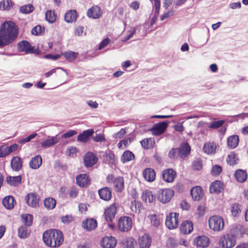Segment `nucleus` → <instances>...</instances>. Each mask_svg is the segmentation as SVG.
I'll return each instance as SVG.
<instances>
[{
	"mask_svg": "<svg viewBox=\"0 0 248 248\" xmlns=\"http://www.w3.org/2000/svg\"><path fill=\"white\" fill-rule=\"evenodd\" d=\"M18 29L13 21H5L0 28V47L12 43L18 36Z\"/></svg>",
	"mask_w": 248,
	"mask_h": 248,
	"instance_id": "obj_1",
	"label": "nucleus"
},
{
	"mask_svg": "<svg viewBox=\"0 0 248 248\" xmlns=\"http://www.w3.org/2000/svg\"><path fill=\"white\" fill-rule=\"evenodd\" d=\"M43 239L46 246L51 248H57L62 244L63 236L62 232L59 230H49L43 233Z\"/></svg>",
	"mask_w": 248,
	"mask_h": 248,
	"instance_id": "obj_2",
	"label": "nucleus"
},
{
	"mask_svg": "<svg viewBox=\"0 0 248 248\" xmlns=\"http://www.w3.org/2000/svg\"><path fill=\"white\" fill-rule=\"evenodd\" d=\"M209 226L211 229L214 231H220L224 227L223 219L219 216H214L208 220Z\"/></svg>",
	"mask_w": 248,
	"mask_h": 248,
	"instance_id": "obj_3",
	"label": "nucleus"
},
{
	"mask_svg": "<svg viewBox=\"0 0 248 248\" xmlns=\"http://www.w3.org/2000/svg\"><path fill=\"white\" fill-rule=\"evenodd\" d=\"M179 215L176 213H170L166 217L165 224L170 230L176 228L178 226Z\"/></svg>",
	"mask_w": 248,
	"mask_h": 248,
	"instance_id": "obj_4",
	"label": "nucleus"
},
{
	"mask_svg": "<svg viewBox=\"0 0 248 248\" xmlns=\"http://www.w3.org/2000/svg\"><path fill=\"white\" fill-rule=\"evenodd\" d=\"M132 225V220L130 217H121L118 221V228L121 232H127L131 229Z\"/></svg>",
	"mask_w": 248,
	"mask_h": 248,
	"instance_id": "obj_5",
	"label": "nucleus"
},
{
	"mask_svg": "<svg viewBox=\"0 0 248 248\" xmlns=\"http://www.w3.org/2000/svg\"><path fill=\"white\" fill-rule=\"evenodd\" d=\"M17 48L19 52H23L26 54L37 53L38 50L34 49L31 44L27 41L23 40L18 43Z\"/></svg>",
	"mask_w": 248,
	"mask_h": 248,
	"instance_id": "obj_6",
	"label": "nucleus"
},
{
	"mask_svg": "<svg viewBox=\"0 0 248 248\" xmlns=\"http://www.w3.org/2000/svg\"><path fill=\"white\" fill-rule=\"evenodd\" d=\"M174 192L170 189H163L158 191L157 198L162 203L168 202L173 196Z\"/></svg>",
	"mask_w": 248,
	"mask_h": 248,
	"instance_id": "obj_7",
	"label": "nucleus"
},
{
	"mask_svg": "<svg viewBox=\"0 0 248 248\" xmlns=\"http://www.w3.org/2000/svg\"><path fill=\"white\" fill-rule=\"evenodd\" d=\"M235 243L236 240L229 234L222 236L219 241V245L222 248H232Z\"/></svg>",
	"mask_w": 248,
	"mask_h": 248,
	"instance_id": "obj_8",
	"label": "nucleus"
},
{
	"mask_svg": "<svg viewBox=\"0 0 248 248\" xmlns=\"http://www.w3.org/2000/svg\"><path fill=\"white\" fill-rule=\"evenodd\" d=\"M168 123L166 121L160 122L154 124L150 129L153 134L155 136H159L163 134L166 130Z\"/></svg>",
	"mask_w": 248,
	"mask_h": 248,
	"instance_id": "obj_9",
	"label": "nucleus"
},
{
	"mask_svg": "<svg viewBox=\"0 0 248 248\" xmlns=\"http://www.w3.org/2000/svg\"><path fill=\"white\" fill-rule=\"evenodd\" d=\"M83 160L85 167L90 168L93 167L97 163L98 158L93 153L88 152L84 155Z\"/></svg>",
	"mask_w": 248,
	"mask_h": 248,
	"instance_id": "obj_10",
	"label": "nucleus"
},
{
	"mask_svg": "<svg viewBox=\"0 0 248 248\" xmlns=\"http://www.w3.org/2000/svg\"><path fill=\"white\" fill-rule=\"evenodd\" d=\"M177 149L178 155L181 158L184 159L190 154L191 147L187 142L182 143Z\"/></svg>",
	"mask_w": 248,
	"mask_h": 248,
	"instance_id": "obj_11",
	"label": "nucleus"
},
{
	"mask_svg": "<svg viewBox=\"0 0 248 248\" xmlns=\"http://www.w3.org/2000/svg\"><path fill=\"white\" fill-rule=\"evenodd\" d=\"M39 197L35 193H28L25 197V201L28 205L35 208L39 205Z\"/></svg>",
	"mask_w": 248,
	"mask_h": 248,
	"instance_id": "obj_12",
	"label": "nucleus"
},
{
	"mask_svg": "<svg viewBox=\"0 0 248 248\" xmlns=\"http://www.w3.org/2000/svg\"><path fill=\"white\" fill-rule=\"evenodd\" d=\"M162 176L164 181L167 183H172L176 176V172L172 169H167L163 170Z\"/></svg>",
	"mask_w": 248,
	"mask_h": 248,
	"instance_id": "obj_13",
	"label": "nucleus"
},
{
	"mask_svg": "<svg viewBox=\"0 0 248 248\" xmlns=\"http://www.w3.org/2000/svg\"><path fill=\"white\" fill-rule=\"evenodd\" d=\"M117 211L115 204H111L107 208L104 213L105 218L107 222H112L114 218Z\"/></svg>",
	"mask_w": 248,
	"mask_h": 248,
	"instance_id": "obj_14",
	"label": "nucleus"
},
{
	"mask_svg": "<svg viewBox=\"0 0 248 248\" xmlns=\"http://www.w3.org/2000/svg\"><path fill=\"white\" fill-rule=\"evenodd\" d=\"M117 240L113 236H105L101 241V246L103 248H114L116 245Z\"/></svg>",
	"mask_w": 248,
	"mask_h": 248,
	"instance_id": "obj_15",
	"label": "nucleus"
},
{
	"mask_svg": "<svg viewBox=\"0 0 248 248\" xmlns=\"http://www.w3.org/2000/svg\"><path fill=\"white\" fill-rule=\"evenodd\" d=\"M245 232V231L243 226L241 225H237L231 229L229 234L236 240L237 238L242 237Z\"/></svg>",
	"mask_w": 248,
	"mask_h": 248,
	"instance_id": "obj_16",
	"label": "nucleus"
},
{
	"mask_svg": "<svg viewBox=\"0 0 248 248\" xmlns=\"http://www.w3.org/2000/svg\"><path fill=\"white\" fill-rule=\"evenodd\" d=\"M152 243L151 237L147 234H145L139 239V246L140 248H149Z\"/></svg>",
	"mask_w": 248,
	"mask_h": 248,
	"instance_id": "obj_17",
	"label": "nucleus"
},
{
	"mask_svg": "<svg viewBox=\"0 0 248 248\" xmlns=\"http://www.w3.org/2000/svg\"><path fill=\"white\" fill-rule=\"evenodd\" d=\"M97 225V221L93 218H87L83 221L82 223V227L87 231L94 230Z\"/></svg>",
	"mask_w": 248,
	"mask_h": 248,
	"instance_id": "obj_18",
	"label": "nucleus"
},
{
	"mask_svg": "<svg viewBox=\"0 0 248 248\" xmlns=\"http://www.w3.org/2000/svg\"><path fill=\"white\" fill-rule=\"evenodd\" d=\"M93 129H89L83 131L81 133L78 135L77 137V140L82 143H86L88 141L89 138L94 133Z\"/></svg>",
	"mask_w": 248,
	"mask_h": 248,
	"instance_id": "obj_19",
	"label": "nucleus"
},
{
	"mask_svg": "<svg viewBox=\"0 0 248 248\" xmlns=\"http://www.w3.org/2000/svg\"><path fill=\"white\" fill-rule=\"evenodd\" d=\"M77 184L81 187L87 186L90 184V181L86 174H80L76 177Z\"/></svg>",
	"mask_w": 248,
	"mask_h": 248,
	"instance_id": "obj_20",
	"label": "nucleus"
},
{
	"mask_svg": "<svg viewBox=\"0 0 248 248\" xmlns=\"http://www.w3.org/2000/svg\"><path fill=\"white\" fill-rule=\"evenodd\" d=\"M142 174L144 179L148 182H153L155 179V172L153 169L146 168L143 170Z\"/></svg>",
	"mask_w": 248,
	"mask_h": 248,
	"instance_id": "obj_21",
	"label": "nucleus"
},
{
	"mask_svg": "<svg viewBox=\"0 0 248 248\" xmlns=\"http://www.w3.org/2000/svg\"><path fill=\"white\" fill-rule=\"evenodd\" d=\"M98 194L101 199L108 201L111 198V190L108 187H105L98 190Z\"/></svg>",
	"mask_w": 248,
	"mask_h": 248,
	"instance_id": "obj_22",
	"label": "nucleus"
},
{
	"mask_svg": "<svg viewBox=\"0 0 248 248\" xmlns=\"http://www.w3.org/2000/svg\"><path fill=\"white\" fill-rule=\"evenodd\" d=\"M11 167L15 171H18L22 167L21 158L17 156L13 157L11 160Z\"/></svg>",
	"mask_w": 248,
	"mask_h": 248,
	"instance_id": "obj_23",
	"label": "nucleus"
},
{
	"mask_svg": "<svg viewBox=\"0 0 248 248\" xmlns=\"http://www.w3.org/2000/svg\"><path fill=\"white\" fill-rule=\"evenodd\" d=\"M181 232L184 234L190 233L193 229V224L191 221L185 220L183 221L180 228Z\"/></svg>",
	"mask_w": 248,
	"mask_h": 248,
	"instance_id": "obj_24",
	"label": "nucleus"
},
{
	"mask_svg": "<svg viewBox=\"0 0 248 248\" xmlns=\"http://www.w3.org/2000/svg\"><path fill=\"white\" fill-rule=\"evenodd\" d=\"M22 181V176L21 175L16 176H9L6 177V182L8 185L11 186H17L19 185Z\"/></svg>",
	"mask_w": 248,
	"mask_h": 248,
	"instance_id": "obj_25",
	"label": "nucleus"
},
{
	"mask_svg": "<svg viewBox=\"0 0 248 248\" xmlns=\"http://www.w3.org/2000/svg\"><path fill=\"white\" fill-rule=\"evenodd\" d=\"M190 194L194 201H199L202 196V189L200 186H195L191 189Z\"/></svg>",
	"mask_w": 248,
	"mask_h": 248,
	"instance_id": "obj_26",
	"label": "nucleus"
},
{
	"mask_svg": "<svg viewBox=\"0 0 248 248\" xmlns=\"http://www.w3.org/2000/svg\"><path fill=\"white\" fill-rule=\"evenodd\" d=\"M42 163V159L41 156L38 155L33 157L30 161V167L32 169H37L40 167Z\"/></svg>",
	"mask_w": 248,
	"mask_h": 248,
	"instance_id": "obj_27",
	"label": "nucleus"
},
{
	"mask_svg": "<svg viewBox=\"0 0 248 248\" xmlns=\"http://www.w3.org/2000/svg\"><path fill=\"white\" fill-rule=\"evenodd\" d=\"M87 16L94 19L99 18L101 16L100 7L97 6H93L88 10Z\"/></svg>",
	"mask_w": 248,
	"mask_h": 248,
	"instance_id": "obj_28",
	"label": "nucleus"
},
{
	"mask_svg": "<svg viewBox=\"0 0 248 248\" xmlns=\"http://www.w3.org/2000/svg\"><path fill=\"white\" fill-rule=\"evenodd\" d=\"M60 141V138L56 136L52 137L50 139H46L41 143V146L44 148H46L54 145Z\"/></svg>",
	"mask_w": 248,
	"mask_h": 248,
	"instance_id": "obj_29",
	"label": "nucleus"
},
{
	"mask_svg": "<svg viewBox=\"0 0 248 248\" xmlns=\"http://www.w3.org/2000/svg\"><path fill=\"white\" fill-rule=\"evenodd\" d=\"M78 17V14L76 10H71L65 13L64 20L67 23L75 22Z\"/></svg>",
	"mask_w": 248,
	"mask_h": 248,
	"instance_id": "obj_30",
	"label": "nucleus"
},
{
	"mask_svg": "<svg viewBox=\"0 0 248 248\" xmlns=\"http://www.w3.org/2000/svg\"><path fill=\"white\" fill-rule=\"evenodd\" d=\"M195 242L198 247L206 248L209 245V238L205 236H199L196 238Z\"/></svg>",
	"mask_w": 248,
	"mask_h": 248,
	"instance_id": "obj_31",
	"label": "nucleus"
},
{
	"mask_svg": "<svg viewBox=\"0 0 248 248\" xmlns=\"http://www.w3.org/2000/svg\"><path fill=\"white\" fill-rule=\"evenodd\" d=\"M234 177L238 182L244 183L247 180V174L246 171L239 169L235 171Z\"/></svg>",
	"mask_w": 248,
	"mask_h": 248,
	"instance_id": "obj_32",
	"label": "nucleus"
},
{
	"mask_svg": "<svg viewBox=\"0 0 248 248\" xmlns=\"http://www.w3.org/2000/svg\"><path fill=\"white\" fill-rule=\"evenodd\" d=\"M15 199L12 196L4 197L2 200L3 206L8 209H11L14 206Z\"/></svg>",
	"mask_w": 248,
	"mask_h": 248,
	"instance_id": "obj_33",
	"label": "nucleus"
},
{
	"mask_svg": "<svg viewBox=\"0 0 248 248\" xmlns=\"http://www.w3.org/2000/svg\"><path fill=\"white\" fill-rule=\"evenodd\" d=\"M239 142V137L237 135H232L227 139L228 147L231 149L236 148Z\"/></svg>",
	"mask_w": 248,
	"mask_h": 248,
	"instance_id": "obj_34",
	"label": "nucleus"
},
{
	"mask_svg": "<svg viewBox=\"0 0 248 248\" xmlns=\"http://www.w3.org/2000/svg\"><path fill=\"white\" fill-rule=\"evenodd\" d=\"M113 186L117 191L120 192L124 188V181L122 177H118L114 180Z\"/></svg>",
	"mask_w": 248,
	"mask_h": 248,
	"instance_id": "obj_35",
	"label": "nucleus"
},
{
	"mask_svg": "<svg viewBox=\"0 0 248 248\" xmlns=\"http://www.w3.org/2000/svg\"><path fill=\"white\" fill-rule=\"evenodd\" d=\"M141 199L146 202H152L155 200V196H154L152 192L149 190H146L143 192Z\"/></svg>",
	"mask_w": 248,
	"mask_h": 248,
	"instance_id": "obj_36",
	"label": "nucleus"
},
{
	"mask_svg": "<svg viewBox=\"0 0 248 248\" xmlns=\"http://www.w3.org/2000/svg\"><path fill=\"white\" fill-rule=\"evenodd\" d=\"M27 226H21L18 228V235L21 238H27L30 233V230L28 229Z\"/></svg>",
	"mask_w": 248,
	"mask_h": 248,
	"instance_id": "obj_37",
	"label": "nucleus"
},
{
	"mask_svg": "<svg viewBox=\"0 0 248 248\" xmlns=\"http://www.w3.org/2000/svg\"><path fill=\"white\" fill-rule=\"evenodd\" d=\"M135 158L133 153L128 150L125 151L123 154L121 156V161L124 163L130 161Z\"/></svg>",
	"mask_w": 248,
	"mask_h": 248,
	"instance_id": "obj_38",
	"label": "nucleus"
},
{
	"mask_svg": "<svg viewBox=\"0 0 248 248\" xmlns=\"http://www.w3.org/2000/svg\"><path fill=\"white\" fill-rule=\"evenodd\" d=\"M216 148L214 143L208 142L204 144L203 150L207 154H212L215 153Z\"/></svg>",
	"mask_w": 248,
	"mask_h": 248,
	"instance_id": "obj_39",
	"label": "nucleus"
},
{
	"mask_svg": "<svg viewBox=\"0 0 248 248\" xmlns=\"http://www.w3.org/2000/svg\"><path fill=\"white\" fill-rule=\"evenodd\" d=\"M13 5L12 0H3L0 2V10L8 11L13 7Z\"/></svg>",
	"mask_w": 248,
	"mask_h": 248,
	"instance_id": "obj_40",
	"label": "nucleus"
},
{
	"mask_svg": "<svg viewBox=\"0 0 248 248\" xmlns=\"http://www.w3.org/2000/svg\"><path fill=\"white\" fill-rule=\"evenodd\" d=\"M222 189V184L219 181H215L210 186V190L212 192L219 193Z\"/></svg>",
	"mask_w": 248,
	"mask_h": 248,
	"instance_id": "obj_41",
	"label": "nucleus"
},
{
	"mask_svg": "<svg viewBox=\"0 0 248 248\" xmlns=\"http://www.w3.org/2000/svg\"><path fill=\"white\" fill-rule=\"evenodd\" d=\"M56 204V200L52 198H46L44 200V205L47 209H52L54 208Z\"/></svg>",
	"mask_w": 248,
	"mask_h": 248,
	"instance_id": "obj_42",
	"label": "nucleus"
},
{
	"mask_svg": "<svg viewBox=\"0 0 248 248\" xmlns=\"http://www.w3.org/2000/svg\"><path fill=\"white\" fill-rule=\"evenodd\" d=\"M34 10V7L31 4H27L21 6L19 8L20 13L28 14L32 12Z\"/></svg>",
	"mask_w": 248,
	"mask_h": 248,
	"instance_id": "obj_43",
	"label": "nucleus"
},
{
	"mask_svg": "<svg viewBox=\"0 0 248 248\" xmlns=\"http://www.w3.org/2000/svg\"><path fill=\"white\" fill-rule=\"evenodd\" d=\"M238 160V159L237 158L236 155L234 153H232L228 155L227 162L230 165L236 164Z\"/></svg>",
	"mask_w": 248,
	"mask_h": 248,
	"instance_id": "obj_44",
	"label": "nucleus"
},
{
	"mask_svg": "<svg viewBox=\"0 0 248 248\" xmlns=\"http://www.w3.org/2000/svg\"><path fill=\"white\" fill-rule=\"evenodd\" d=\"M45 17L46 20L51 23L54 22L56 20L54 12L51 10H48L46 12Z\"/></svg>",
	"mask_w": 248,
	"mask_h": 248,
	"instance_id": "obj_45",
	"label": "nucleus"
},
{
	"mask_svg": "<svg viewBox=\"0 0 248 248\" xmlns=\"http://www.w3.org/2000/svg\"><path fill=\"white\" fill-rule=\"evenodd\" d=\"M22 219L27 226H30L32 223L33 216L31 214H26L22 215Z\"/></svg>",
	"mask_w": 248,
	"mask_h": 248,
	"instance_id": "obj_46",
	"label": "nucleus"
},
{
	"mask_svg": "<svg viewBox=\"0 0 248 248\" xmlns=\"http://www.w3.org/2000/svg\"><path fill=\"white\" fill-rule=\"evenodd\" d=\"M152 225L157 227L160 224V220L156 215H151L149 216Z\"/></svg>",
	"mask_w": 248,
	"mask_h": 248,
	"instance_id": "obj_47",
	"label": "nucleus"
},
{
	"mask_svg": "<svg viewBox=\"0 0 248 248\" xmlns=\"http://www.w3.org/2000/svg\"><path fill=\"white\" fill-rule=\"evenodd\" d=\"M178 151L177 148H172L168 153V157L172 160H175L177 159Z\"/></svg>",
	"mask_w": 248,
	"mask_h": 248,
	"instance_id": "obj_48",
	"label": "nucleus"
},
{
	"mask_svg": "<svg viewBox=\"0 0 248 248\" xmlns=\"http://www.w3.org/2000/svg\"><path fill=\"white\" fill-rule=\"evenodd\" d=\"M37 135H38V134L36 133H33L25 138H23V139L19 140L18 141V142L19 143H20L21 144H25L26 143L30 142L32 139H34Z\"/></svg>",
	"mask_w": 248,
	"mask_h": 248,
	"instance_id": "obj_49",
	"label": "nucleus"
},
{
	"mask_svg": "<svg viewBox=\"0 0 248 248\" xmlns=\"http://www.w3.org/2000/svg\"><path fill=\"white\" fill-rule=\"evenodd\" d=\"M222 168L221 166L215 165L213 166L211 170V174L213 176H218L221 172Z\"/></svg>",
	"mask_w": 248,
	"mask_h": 248,
	"instance_id": "obj_50",
	"label": "nucleus"
},
{
	"mask_svg": "<svg viewBox=\"0 0 248 248\" xmlns=\"http://www.w3.org/2000/svg\"><path fill=\"white\" fill-rule=\"evenodd\" d=\"M152 140L151 138L144 139L140 141V144L142 147L145 149L150 148L152 145Z\"/></svg>",
	"mask_w": 248,
	"mask_h": 248,
	"instance_id": "obj_51",
	"label": "nucleus"
},
{
	"mask_svg": "<svg viewBox=\"0 0 248 248\" xmlns=\"http://www.w3.org/2000/svg\"><path fill=\"white\" fill-rule=\"evenodd\" d=\"M241 212L240 205L238 204H234L231 209L232 214L233 217H237Z\"/></svg>",
	"mask_w": 248,
	"mask_h": 248,
	"instance_id": "obj_52",
	"label": "nucleus"
},
{
	"mask_svg": "<svg viewBox=\"0 0 248 248\" xmlns=\"http://www.w3.org/2000/svg\"><path fill=\"white\" fill-rule=\"evenodd\" d=\"M223 124L224 121L223 120L214 121L210 124L209 127L212 129H216L221 127Z\"/></svg>",
	"mask_w": 248,
	"mask_h": 248,
	"instance_id": "obj_53",
	"label": "nucleus"
},
{
	"mask_svg": "<svg viewBox=\"0 0 248 248\" xmlns=\"http://www.w3.org/2000/svg\"><path fill=\"white\" fill-rule=\"evenodd\" d=\"M62 55H64L66 59L69 60H74L77 57V53L73 51L65 52L64 53H62Z\"/></svg>",
	"mask_w": 248,
	"mask_h": 248,
	"instance_id": "obj_54",
	"label": "nucleus"
},
{
	"mask_svg": "<svg viewBox=\"0 0 248 248\" xmlns=\"http://www.w3.org/2000/svg\"><path fill=\"white\" fill-rule=\"evenodd\" d=\"M192 166L194 170H200L202 167V161L200 158H197L193 162Z\"/></svg>",
	"mask_w": 248,
	"mask_h": 248,
	"instance_id": "obj_55",
	"label": "nucleus"
},
{
	"mask_svg": "<svg viewBox=\"0 0 248 248\" xmlns=\"http://www.w3.org/2000/svg\"><path fill=\"white\" fill-rule=\"evenodd\" d=\"M153 5V7L155 9V12L156 14L159 13V10L160 8V0H150Z\"/></svg>",
	"mask_w": 248,
	"mask_h": 248,
	"instance_id": "obj_56",
	"label": "nucleus"
},
{
	"mask_svg": "<svg viewBox=\"0 0 248 248\" xmlns=\"http://www.w3.org/2000/svg\"><path fill=\"white\" fill-rule=\"evenodd\" d=\"M140 204L138 202L134 201V202H131V209L132 211L135 212V213H140Z\"/></svg>",
	"mask_w": 248,
	"mask_h": 248,
	"instance_id": "obj_57",
	"label": "nucleus"
},
{
	"mask_svg": "<svg viewBox=\"0 0 248 248\" xmlns=\"http://www.w3.org/2000/svg\"><path fill=\"white\" fill-rule=\"evenodd\" d=\"M110 43V39L108 38H106L103 40L99 44L98 49L101 50L105 47L107 46Z\"/></svg>",
	"mask_w": 248,
	"mask_h": 248,
	"instance_id": "obj_58",
	"label": "nucleus"
},
{
	"mask_svg": "<svg viewBox=\"0 0 248 248\" xmlns=\"http://www.w3.org/2000/svg\"><path fill=\"white\" fill-rule=\"evenodd\" d=\"M125 132V130L124 128H122L119 132L115 133L113 135V137L115 139H121L123 137Z\"/></svg>",
	"mask_w": 248,
	"mask_h": 248,
	"instance_id": "obj_59",
	"label": "nucleus"
},
{
	"mask_svg": "<svg viewBox=\"0 0 248 248\" xmlns=\"http://www.w3.org/2000/svg\"><path fill=\"white\" fill-rule=\"evenodd\" d=\"M77 133V131L73 130H70L62 135V138H68L72 137Z\"/></svg>",
	"mask_w": 248,
	"mask_h": 248,
	"instance_id": "obj_60",
	"label": "nucleus"
},
{
	"mask_svg": "<svg viewBox=\"0 0 248 248\" xmlns=\"http://www.w3.org/2000/svg\"><path fill=\"white\" fill-rule=\"evenodd\" d=\"M42 27L40 25H38L32 28L31 30V33L35 35H38L42 32Z\"/></svg>",
	"mask_w": 248,
	"mask_h": 248,
	"instance_id": "obj_61",
	"label": "nucleus"
},
{
	"mask_svg": "<svg viewBox=\"0 0 248 248\" xmlns=\"http://www.w3.org/2000/svg\"><path fill=\"white\" fill-rule=\"evenodd\" d=\"M73 220V218L71 216L66 215L61 217V221L63 223H69Z\"/></svg>",
	"mask_w": 248,
	"mask_h": 248,
	"instance_id": "obj_62",
	"label": "nucleus"
},
{
	"mask_svg": "<svg viewBox=\"0 0 248 248\" xmlns=\"http://www.w3.org/2000/svg\"><path fill=\"white\" fill-rule=\"evenodd\" d=\"M93 140L95 142H101L105 140V138L102 134H98L93 137Z\"/></svg>",
	"mask_w": 248,
	"mask_h": 248,
	"instance_id": "obj_63",
	"label": "nucleus"
},
{
	"mask_svg": "<svg viewBox=\"0 0 248 248\" xmlns=\"http://www.w3.org/2000/svg\"><path fill=\"white\" fill-rule=\"evenodd\" d=\"M126 245L127 248H133L135 244L134 239L132 238H128L126 239Z\"/></svg>",
	"mask_w": 248,
	"mask_h": 248,
	"instance_id": "obj_64",
	"label": "nucleus"
}]
</instances>
